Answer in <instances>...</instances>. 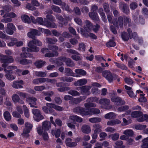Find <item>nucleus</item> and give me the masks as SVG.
Here are the masks:
<instances>
[{"label": "nucleus", "mask_w": 148, "mask_h": 148, "mask_svg": "<svg viewBox=\"0 0 148 148\" xmlns=\"http://www.w3.org/2000/svg\"><path fill=\"white\" fill-rule=\"evenodd\" d=\"M46 18H44V20L41 17L37 18L38 23L41 25H44L48 28H56L57 26L53 22L55 20L54 16L50 14H47Z\"/></svg>", "instance_id": "f257e3e1"}, {"label": "nucleus", "mask_w": 148, "mask_h": 148, "mask_svg": "<svg viewBox=\"0 0 148 148\" xmlns=\"http://www.w3.org/2000/svg\"><path fill=\"white\" fill-rule=\"evenodd\" d=\"M103 76L108 82L111 83L113 82L114 80H116L118 75L114 73H112L110 71L105 70L102 73Z\"/></svg>", "instance_id": "f03ea898"}, {"label": "nucleus", "mask_w": 148, "mask_h": 148, "mask_svg": "<svg viewBox=\"0 0 148 148\" xmlns=\"http://www.w3.org/2000/svg\"><path fill=\"white\" fill-rule=\"evenodd\" d=\"M25 127L23 130V132L21 133L22 137L25 139H27L30 136L29 133L32 130L33 125L28 122H27L25 124Z\"/></svg>", "instance_id": "7ed1b4c3"}, {"label": "nucleus", "mask_w": 148, "mask_h": 148, "mask_svg": "<svg viewBox=\"0 0 148 148\" xmlns=\"http://www.w3.org/2000/svg\"><path fill=\"white\" fill-rule=\"evenodd\" d=\"M73 111L76 114H79L82 116L89 115L90 113L87 109L80 106L75 107L73 109Z\"/></svg>", "instance_id": "20e7f679"}, {"label": "nucleus", "mask_w": 148, "mask_h": 148, "mask_svg": "<svg viewBox=\"0 0 148 148\" xmlns=\"http://www.w3.org/2000/svg\"><path fill=\"white\" fill-rule=\"evenodd\" d=\"M0 61L1 63L9 64L13 62L14 59L11 56L0 55Z\"/></svg>", "instance_id": "39448f33"}, {"label": "nucleus", "mask_w": 148, "mask_h": 148, "mask_svg": "<svg viewBox=\"0 0 148 148\" xmlns=\"http://www.w3.org/2000/svg\"><path fill=\"white\" fill-rule=\"evenodd\" d=\"M42 45V43L41 42L35 39L32 41H30L28 44L29 47H32L34 49H35V48H38V50L36 51H34V52H37L39 51L40 49L39 48L37 47L36 45L41 46Z\"/></svg>", "instance_id": "423d86ee"}, {"label": "nucleus", "mask_w": 148, "mask_h": 148, "mask_svg": "<svg viewBox=\"0 0 148 148\" xmlns=\"http://www.w3.org/2000/svg\"><path fill=\"white\" fill-rule=\"evenodd\" d=\"M32 112L34 116V118L36 121L39 122L40 120L44 118V116L41 115V113L39 110L36 109H33Z\"/></svg>", "instance_id": "0eeeda50"}, {"label": "nucleus", "mask_w": 148, "mask_h": 148, "mask_svg": "<svg viewBox=\"0 0 148 148\" xmlns=\"http://www.w3.org/2000/svg\"><path fill=\"white\" fill-rule=\"evenodd\" d=\"M41 33L40 32L36 29H31L30 31L27 34V36L31 38L34 39L35 36H40Z\"/></svg>", "instance_id": "6e6552de"}, {"label": "nucleus", "mask_w": 148, "mask_h": 148, "mask_svg": "<svg viewBox=\"0 0 148 148\" xmlns=\"http://www.w3.org/2000/svg\"><path fill=\"white\" fill-rule=\"evenodd\" d=\"M5 74V76L6 78L10 80H13L15 79L16 76L13 75L12 74H14V71L12 70H8L6 69H4Z\"/></svg>", "instance_id": "1a4fd4ad"}, {"label": "nucleus", "mask_w": 148, "mask_h": 148, "mask_svg": "<svg viewBox=\"0 0 148 148\" xmlns=\"http://www.w3.org/2000/svg\"><path fill=\"white\" fill-rule=\"evenodd\" d=\"M119 8L123 12L126 14H128L130 12V9L128 5L126 3H121L119 5Z\"/></svg>", "instance_id": "9d476101"}, {"label": "nucleus", "mask_w": 148, "mask_h": 148, "mask_svg": "<svg viewBox=\"0 0 148 148\" xmlns=\"http://www.w3.org/2000/svg\"><path fill=\"white\" fill-rule=\"evenodd\" d=\"M111 101L115 103L116 104L117 106H121L124 104V101L123 100L121 99L119 97H112L111 99Z\"/></svg>", "instance_id": "9b49d317"}, {"label": "nucleus", "mask_w": 148, "mask_h": 148, "mask_svg": "<svg viewBox=\"0 0 148 148\" xmlns=\"http://www.w3.org/2000/svg\"><path fill=\"white\" fill-rule=\"evenodd\" d=\"M17 62L20 64L23 65H28L31 64L32 63V61L31 60H28L26 59H21L20 58H18L16 59Z\"/></svg>", "instance_id": "f8f14e48"}, {"label": "nucleus", "mask_w": 148, "mask_h": 148, "mask_svg": "<svg viewBox=\"0 0 148 148\" xmlns=\"http://www.w3.org/2000/svg\"><path fill=\"white\" fill-rule=\"evenodd\" d=\"M27 101L29 103V104L31 107L36 108V105L37 99L35 97H29L27 99Z\"/></svg>", "instance_id": "ddd939ff"}, {"label": "nucleus", "mask_w": 148, "mask_h": 148, "mask_svg": "<svg viewBox=\"0 0 148 148\" xmlns=\"http://www.w3.org/2000/svg\"><path fill=\"white\" fill-rule=\"evenodd\" d=\"M91 88L90 86L84 85L82 86V90L81 91V93L82 94H84L86 95H90L91 93L89 90Z\"/></svg>", "instance_id": "4468645a"}, {"label": "nucleus", "mask_w": 148, "mask_h": 148, "mask_svg": "<svg viewBox=\"0 0 148 148\" xmlns=\"http://www.w3.org/2000/svg\"><path fill=\"white\" fill-rule=\"evenodd\" d=\"M24 84V82L22 80L16 81L13 82L12 86L15 88H23V86L21 84L23 85Z\"/></svg>", "instance_id": "2eb2a0df"}, {"label": "nucleus", "mask_w": 148, "mask_h": 148, "mask_svg": "<svg viewBox=\"0 0 148 148\" xmlns=\"http://www.w3.org/2000/svg\"><path fill=\"white\" fill-rule=\"evenodd\" d=\"M89 17L93 20L97 21V22L99 23V19L97 13H95L93 12H90L89 13Z\"/></svg>", "instance_id": "dca6fc26"}, {"label": "nucleus", "mask_w": 148, "mask_h": 148, "mask_svg": "<svg viewBox=\"0 0 148 148\" xmlns=\"http://www.w3.org/2000/svg\"><path fill=\"white\" fill-rule=\"evenodd\" d=\"M107 18L109 22L110 23H112L113 25L115 27H118V23L117 21V19L116 18L112 20V18L110 14L107 15Z\"/></svg>", "instance_id": "f3484780"}, {"label": "nucleus", "mask_w": 148, "mask_h": 148, "mask_svg": "<svg viewBox=\"0 0 148 148\" xmlns=\"http://www.w3.org/2000/svg\"><path fill=\"white\" fill-rule=\"evenodd\" d=\"M51 123L49 121H46L42 122V129L44 131H47L49 130L51 127Z\"/></svg>", "instance_id": "a211bd4d"}, {"label": "nucleus", "mask_w": 148, "mask_h": 148, "mask_svg": "<svg viewBox=\"0 0 148 148\" xmlns=\"http://www.w3.org/2000/svg\"><path fill=\"white\" fill-rule=\"evenodd\" d=\"M86 25H85L84 28L86 31L88 32L92 29L93 26L92 24L88 20H86L85 21Z\"/></svg>", "instance_id": "6ab92c4d"}, {"label": "nucleus", "mask_w": 148, "mask_h": 148, "mask_svg": "<svg viewBox=\"0 0 148 148\" xmlns=\"http://www.w3.org/2000/svg\"><path fill=\"white\" fill-rule=\"evenodd\" d=\"M45 63V61H43L41 60H39L34 62V65L37 68L40 69L41 68Z\"/></svg>", "instance_id": "aec40b11"}, {"label": "nucleus", "mask_w": 148, "mask_h": 148, "mask_svg": "<svg viewBox=\"0 0 148 148\" xmlns=\"http://www.w3.org/2000/svg\"><path fill=\"white\" fill-rule=\"evenodd\" d=\"M64 73L66 76H75V73L73 72L71 69L68 68H65Z\"/></svg>", "instance_id": "412c9836"}, {"label": "nucleus", "mask_w": 148, "mask_h": 148, "mask_svg": "<svg viewBox=\"0 0 148 148\" xmlns=\"http://www.w3.org/2000/svg\"><path fill=\"white\" fill-rule=\"evenodd\" d=\"M48 53H46L45 54V56L46 57L51 58L54 57H57L58 55V51H52V52H50V51L49 50Z\"/></svg>", "instance_id": "4be33fe9"}, {"label": "nucleus", "mask_w": 148, "mask_h": 148, "mask_svg": "<svg viewBox=\"0 0 148 148\" xmlns=\"http://www.w3.org/2000/svg\"><path fill=\"white\" fill-rule=\"evenodd\" d=\"M82 131L83 133L88 134L90 132L91 129L89 125H84L82 127Z\"/></svg>", "instance_id": "5701e85b"}, {"label": "nucleus", "mask_w": 148, "mask_h": 148, "mask_svg": "<svg viewBox=\"0 0 148 148\" xmlns=\"http://www.w3.org/2000/svg\"><path fill=\"white\" fill-rule=\"evenodd\" d=\"M143 114V112L140 111H135L132 112L131 116L132 118H136L141 116Z\"/></svg>", "instance_id": "b1692460"}, {"label": "nucleus", "mask_w": 148, "mask_h": 148, "mask_svg": "<svg viewBox=\"0 0 148 148\" xmlns=\"http://www.w3.org/2000/svg\"><path fill=\"white\" fill-rule=\"evenodd\" d=\"M75 72L77 75V76H80L81 75L84 76L86 75V72L84 70L80 69H76Z\"/></svg>", "instance_id": "393cba45"}, {"label": "nucleus", "mask_w": 148, "mask_h": 148, "mask_svg": "<svg viewBox=\"0 0 148 148\" xmlns=\"http://www.w3.org/2000/svg\"><path fill=\"white\" fill-rule=\"evenodd\" d=\"M123 17V23L125 25L128 24L129 26H131V20L129 17L124 16Z\"/></svg>", "instance_id": "a878e982"}, {"label": "nucleus", "mask_w": 148, "mask_h": 148, "mask_svg": "<svg viewBox=\"0 0 148 148\" xmlns=\"http://www.w3.org/2000/svg\"><path fill=\"white\" fill-rule=\"evenodd\" d=\"M29 48L26 47H23L22 49V51H24L25 52H26V51L27 52H32L36 51L38 50V48H36L34 49L32 47H29Z\"/></svg>", "instance_id": "bb28decb"}, {"label": "nucleus", "mask_w": 148, "mask_h": 148, "mask_svg": "<svg viewBox=\"0 0 148 148\" xmlns=\"http://www.w3.org/2000/svg\"><path fill=\"white\" fill-rule=\"evenodd\" d=\"M99 103L104 106H108L110 103V100L106 98H103L99 101Z\"/></svg>", "instance_id": "cd10ccee"}, {"label": "nucleus", "mask_w": 148, "mask_h": 148, "mask_svg": "<svg viewBox=\"0 0 148 148\" xmlns=\"http://www.w3.org/2000/svg\"><path fill=\"white\" fill-rule=\"evenodd\" d=\"M45 79L44 78H40L34 79L32 81L33 84H39L41 83L45 82Z\"/></svg>", "instance_id": "c85d7f7f"}, {"label": "nucleus", "mask_w": 148, "mask_h": 148, "mask_svg": "<svg viewBox=\"0 0 148 148\" xmlns=\"http://www.w3.org/2000/svg\"><path fill=\"white\" fill-rule=\"evenodd\" d=\"M86 98V96H81L75 98L74 100V103L76 104H77L79 103L85 99Z\"/></svg>", "instance_id": "c756f323"}, {"label": "nucleus", "mask_w": 148, "mask_h": 148, "mask_svg": "<svg viewBox=\"0 0 148 148\" xmlns=\"http://www.w3.org/2000/svg\"><path fill=\"white\" fill-rule=\"evenodd\" d=\"M21 18L23 21L25 23H30L31 22L29 17L27 15H23L21 16Z\"/></svg>", "instance_id": "7c9ffc66"}, {"label": "nucleus", "mask_w": 148, "mask_h": 148, "mask_svg": "<svg viewBox=\"0 0 148 148\" xmlns=\"http://www.w3.org/2000/svg\"><path fill=\"white\" fill-rule=\"evenodd\" d=\"M46 40L48 43L52 44H55L58 41L57 39L54 38H46Z\"/></svg>", "instance_id": "2f4dec72"}, {"label": "nucleus", "mask_w": 148, "mask_h": 148, "mask_svg": "<svg viewBox=\"0 0 148 148\" xmlns=\"http://www.w3.org/2000/svg\"><path fill=\"white\" fill-rule=\"evenodd\" d=\"M106 45L107 47H113L116 45V43L114 40L110 39L109 41L106 43Z\"/></svg>", "instance_id": "473e14b6"}, {"label": "nucleus", "mask_w": 148, "mask_h": 148, "mask_svg": "<svg viewBox=\"0 0 148 148\" xmlns=\"http://www.w3.org/2000/svg\"><path fill=\"white\" fill-rule=\"evenodd\" d=\"M121 37L123 41H126L129 39L130 35H129L126 32H124L122 33Z\"/></svg>", "instance_id": "72a5a7b5"}, {"label": "nucleus", "mask_w": 148, "mask_h": 148, "mask_svg": "<svg viewBox=\"0 0 148 148\" xmlns=\"http://www.w3.org/2000/svg\"><path fill=\"white\" fill-rule=\"evenodd\" d=\"M142 148H148V137L144 138L142 140Z\"/></svg>", "instance_id": "f704fd0d"}, {"label": "nucleus", "mask_w": 148, "mask_h": 148, "mask_svg": "<svg viewBox=\"0 0 148 148\" xmlns=\"http://www.w3.org/2000/svg\"><path fill=\"white\" fill-rule=\"evenodd\" d=\"M71 119L79 123L82 122L83 121L82 119L77 115H73L71 116Z\"/></svg>", "instance_id": "c9c22d12"}, {"label": "nucleus", "mask_w": 148, "mask_h": 148, "mask_svg": "<svg viewBox=\"0 0 148 148\" xmlns=\"http://www.w3.org/2000/svg\"><path fill=\"white\" fill-rule=\"evenodd\" d=\"M20 56L23 58H27L32 57L33 55L28 52H24L21 53L20 54Z\"/></svg>", "instance_id": "e433bc0d"}, {"label": "nucleus", "mask_w": 148, "mask_h": 148, "mask_svg": "<svg viewBox=\"0 0 148 148\" xmlns=\"http://www.w3.org/2000/svg\"><path fill=\"white\" fill-rule=\"evenodd\" d=\"M3 116L5 119L7 121H10L11 119L10 114L8 111H6L4 112Z\"/></svg>", "instance_id": "4c0bfd02"}, {"label": "nucleus", "mask_w": 148, "mask_h": 148, "mask_svg": "<svg viewBox=\"0 0 148 148\" xmlns=\"http://www.w3.org/2000/svg\"><path fill=\"white\" fill-rule=\"evenodd\" d=\"M60 134L61 131L59 129H58L55 131H52V134L53 136L55 135V137L56 138H58L60 136Z\"/></svg>", "instance_id": "58836bf2"}, {"label": "nucleus", "mask_w": 148, "mask_h": 148, "mask_svg": "<svg viewBox=\"0 0 148 148\" xmlns=\"http://www.w3.org/2000/svg\"><path fill=\"white\" fill-rule=\"evenodd\" d=\"M89 121L92 123H95L100 122L101 119L99 117H93L89 119Z\"/></svg>", "instance_id": "ea45409f"}, {"label": "nucleus", "mask_w": 148, "mask_h": 148, "mask_svg": "<svg viewBox=\"0 0 148 148\" xmlns=\"http://www.w3.org/2000/svg\"><path fill=\"white\" fill-rule=\"evenodd\" d=\"M46 105L49 109V113H52L53 112V108L54 109L55 105V104L52 103H47Z\"/></svg>", "instance_id": "a19ab883"}, {"label": "nucleus", "mask_w": 148, "mask_h": 148, "mask_svg": "<svg viewBox=\"0 0 148 148\" xmlns=\"http://www.w3.org/2000/svg\"><path fill=\"white\" fill-rule=\"evenodd\" d=\"M105 119H112L114 118L115 115L114 113L109 112L106 114L104 116Z\"/></svg>", "instance_id": "79ce46f5"}, {"label": "nucleus", "mask_w": 148, "mask_h": 148, "mask_svg": "<svg viewBox=\"0 0 148 148\" xmlns=\"http://www.w3.org/2000/svg\"><path fill=\"white\" fill-rule=\"evenodd\" d=\"M88 102L84 104V106L87 110L90 107H95L96 106V104L95 103L91 102Z\"/></svg>", "instance_id": "37998d69"}, {"label": "nucleus", "mask_w": 148, "mask_h": 148, "mask_svg": "<svg viewBox=\"0 0 148 148\" xmlns=\"http://www.w3.org/2000/svg\"><path fill=\"white\" fill-rule=\"evenodd\" d=\"M123 17L122 16H119L117 19L118 23V26H119L120 28H122L123 27Z\"/></svg>", "instance_id": "c03bdc74"}, {"label": "nucleus", "mask_w": 148, "mask_h": 148, "mask_svg": "<svg viewBox=\"0 0 148 148\" xmlns=\"http://www.w3.org/2000/svg\"><path fill=\"white\" fill-rule=\"evenodd\" d=\"M123 134L127 136H132L134 135V132L131 130H127L124 132Z\"/></svg>", "instance_id": "a18cd8bd"}, {"label": "nucleus", "mask_w": 148, "mask_h": 148, "mask_svg": "<svg viewBox=\"0 0 148 148\" xmlns=\"http://www.w3.org/2000/svg\"><path fill=\"white\" fill-rule=\"evenodd\" d=\"M65 63L68 66L72 67L75 65L74 62L69 58H68Z\"/></svg>", "instance_id": "49530a36"}, {"label": "nucleus", "mask_w": 148, "mask_h": 148, "mask_svg": "<svg viewBox=\"0 0 148 148\" xmlns=\"http://www.w3.org/2000/svg\"><path fill=\"white\" fill-rule=\"evenodd\" d=\"M89 112H90L89 115L93 114H98L100 113V110L97 108H92L89 110Z\"/></svg>", "instance_id": "de8ad7c7"}, {"label": "nucleus", "mask_w": 148, "mask_h": 148, "mask_svg": "<svg viewBox=\"0 0 148 148\" xmlns=\"http://www.w3.org/2000/svg\"><path fill=\"white\" fill-rule=\"evenodd\" d=\"M69 94L73 96H79L80 95V94L77 91L73 90H71L69 92Z\"/></svg>", "instance_id": "09e8293b"}, {"label": "nucleus", "mask_w": 148, "mask_h": 148, "mask_svg": "<svg viewBox=\"0 0 148 148\" xmlns=\"http://www.w3.org/2000/svg\"><path fill=\"white\" fill-rule=\"evenodd\" d=\"M23 108L24 109V113L25 116L27 118H29V114L28 109L25 105L23 106Z\"/></svg>", "instance_id": "8fccbe9b"}, {"label": "nucleus", "mask_w": 148, "mask_h": 148, "mask_svg": "<svg viewBox=\"0 0 148 148\" xmlns=\"http://www.w3.org/2000/svg\"><path fill=\"white\" fill-rule=\"evenodd\" d=\"M138 38V35L136 32H134L132 34L130 35V39L133 38L135 41H137Z\"/></svg>", "instance_id": "3c124183"}, {"label": "nucleus", "mask_w": 148, "mask_h": 148, "mask_svg": "<svg viewBox=\"0 0 148 148\" xmlns=\"http://www.w3.org/2000/svg\"><path fill=\"white\" fill-rule=\"evenodd\" d=\"M87 82V81L85 79H80L77 81V83L78 85L81 86L86 84Z\"/></svg>", "instance_id": "603ef678"}, {"label": "nucleus", "mask_w": 148, "mask_h": 148, "mask_svg": "<svg viewBox=\"0 0 148 148\" xmlns=\"http://www.w3.org/2000/svg\"><path fill=\"white\" fill-rule=\"evenodd\" d=\"M147 127L145 125L138 124L135 125V128L137 130H144Z\"/></svg>", "instance_id": "864d4df0"}, {"label": "nucleus", "mask_w": 148, "mask_h": 148, "mask_svg": "<svg viewBox=\"0 0 148 148\" xmlns=\"http://www.w3.org/2000/svg\"><path fill=\"white\" fill-rule=\"evenodd\" d=\"M51 8L52 10L55 12L60 13L61 12V10L60 8L56 5L52 6Z\"/></svg>", "instance_id": "5fc2aeb1"}, {"label": "nucleus", "mask_w": 148, "mask_h": 148, "mask_svg": "<svg viewBox=\"0 0 148 148\" xmlns=\"http://www.w3.org/2000/svg\"><path fill=\"white\" fill-rule=\"evenodd\" d=\"M19 98V97L18 95L16 94L13 95L12 97V100L15 103H17L18 102V101Z\"/></svg>", "instance_id": "6e6d98bb"}, {"label": "nucleus", "mask_w": 148, "mask_h": 148, "mask_svg": "<svg viewBox=\"0 0 148 148\" xmlns=\"http://www.w3.org/2000/svg\"><path fill=\"white\" fill-rule=\"evenodd\" d=\"M48 47L49 49L52 51H57L58 47L56 45H49Z\"/></svg>", "instance_id": "4d7b16f0"}, {"label": "nucleus", "mask_w": 148, "mask_h": 148, "mask_svg": "<svg viewBox=\"0 0 148 148\" xmlns=\"http://www.w3.org/2000/svg\"><path fill=\"white\" fill-rule=\"evenodd\" d=\"M98 99L96 97H90L87 100V102H91V103L97 102L98 101Z\"/></svg>", "instance_id": "13d9d810"}, {"label": "nucleus", "mask_w": 148, "mask_h": 148, "mask_svg": "<svg viewBox=\"0 0 148 148\" xmlns=\"http://www.w3.org/2000/svg\"><path fill=\"white\" fill-rule=\"evenodd\" d=\"M62 79L64 81L67 82H71L74 80V78L71 77H63Z\"/></svg>", "instance_id": "bf43d9fd"}, {"label": "nucleus", "mask_w": 148, "mask_h": 148, "mask_svg": "<svg viewBox=\"0 0 148 148\" xmlns=\"http://www.w3.org/2000/svg\"><path fill=\"white\" fill-rule=\"evenodd\" d=\"M89 31H88V32H87L85 30H84L82 28H81V34L86 38H88L89 36V34H88V32Z\"/></svg>", "instance_id": "052dcab7"}, {"label": "nucleus", "mask_w": 148, "mask_h": 148, "mask_svg": "<svg viewBox=\"0 0 148 148\" xmlns=\"http://www.w3.org/2000/svg\"><path fill=\"white\" fill-rule=\"evenodd\" d=\"M66 145L70 147H74L76 146L77 145V143L75 142H69L66 143Z\"/></svg>", "instance_id": "680f3d73"}, {"label": "nucleus", "mask_w": 148, "mask_h": 148, "mask_svg": "<svg viewBox=\"0 0 148 148\" xmlns=\"http://www.w3.org/2000/svg\"><path fill=\"white\" fill-rule=\"evenodd\" d=\"M42 135L43 140L44 141H47L48 140L49 137L47 131H44V132Z\"/></svg>", "instance_id": "e2e57ef3"}, {"label": "nucleus", "mask_w": 148, "mask_h": 148, "mask_svg": "<svg viewBox=\"0 0 148 148\" xmlns=\"http://www.w3.org/2000/svg\"><path fill=\"white\" fill-rule=\"evenodd\" d=\"M45 87L43 86H35L34 87L35 90L37 91H41L44 90Z\"/></svg>", "instance_id": "0e129e2a"}, {"label": "nucleus", "mask_w": 148, "mask_h": 148, "mask_svg": "<svg viewBox=\"0 0 148 148\" xmlns=\"http://www.w3.org/2000/svg\"><path fill=\"white\" fill-rule=\"evenodd\" d=\"M123 143L121 140H118L115 142L116 146H115V148H121V147L123 144Z\"/></svg>", "instance_id": "69168bd1"}, {"label": "nucleus", "mask_w": 148, "mask_h": 148, "mask_svg": "<svg viewBox=\"0 0 148 148\" xmlns=\"http://www.w3.org/2000/svg\"><path fill=\"white\" fill-rule=\"evenodd\" d=\"M103 8L105 11L106 13L110 12V8L109 5L108 4L105 3L103 5Z\"/></svg>", "instance_id": "338daca9"}, {"label": "nucleus", "mask_w": 148, "mask_h": 148, "mask_svg": "<svg viewBox=\"0 0 148 148\" xmlns=\"http://www.w3.org/2000/svg\"><path fill=\"white\" fill-rule=\"evenodd\" d=\"M79 48L78 49V50H81L83 51H85V46L84 44L83 43H79Z\"/></svg>", "instance_id": "774afa93"}]
</instances>
